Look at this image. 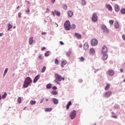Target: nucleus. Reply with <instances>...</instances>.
Instances as JSON below:
<instances>
[{
    "mask_svg": "<svg viewBox=\"0 0 125 125\" xmlns=\"http://www.w3.org/2000/svg\"><path fill=\"white\" fill-rule=\"evenodd\" d=\"M79 59L80 62H83V61H84V58L83 57H80Z\"/></svg>",
    "mask_w": 125,
    "mask_h": 125,
    "instance_id": "obj_28",
    "label": "nucleus"
},
{
    "mask_svg": "<svg viewBox=\"0 0 125 125\" xmlns=\"http://www.w3.org/2000/svg\"><path fill=\"white\" fill-rule=\"evenodd\" d=\"M89 52L90 54H91V55H93L95 53V50H94V49L93 48H91L90 49Z\"/></svg>",
    "mask_w": 125,
    "mask_h": 125,
    "instance_id": "obj_16",
    "label": "nucleus"
},
{
    "mask_svg": "<svg viewBox=\"0 0 125 125\" xmlns=\"http://www.w3.org/2000/svg\"><path fill=\"white\" fill-rule=\"evenodd\" d=\"M101 28L102 30H103L104 33H106V34H109V30L108 29V28H107L106 25H102Z\"/></svg>",
    "mask_w": 125,
    "mask_h": 125,
    "instance_id": "obj_7",
    "label": "nucleus"
},
{
    "mask_svg": "<svg viewBox=\"0 0 125 125\" xmlns=\"http://www.w3.org/2000/svg\"><path fill=\"white\" fill-rule=\"evenodd\" d=\"M106 7L107 9H108V10H110V11H111L113 9V8H112V6H110V4H107L106 5Z\"/></svg>",
    "mask_w": 125,
    "mask_h": 125,
    "instance_id": "obj_21",
    "label": "nucleus"
},
{
    "mask_svg": "<svg viewBox=\"0 0 125 125\" xmlns=\"http://www.w3.org/2000/svg\"><path fill=\"white\" fill-rule=\"evenodd\" d=\"M20 7V6H18L17 8V9H18Z\"/></svg>",
    "mask_w": 125,
    "mask_h": 125,
    "instance_id": "obj_60",
    "label": "nucleus"
},
{
    "mask_svg": "<svg viewBox=\"0 0 125 125\" xmlns=\"http://www.w3.org/2000/svg\"><path fill=\"white\" fill-rule=\"evenodd\" d=\"M32 79L29 77H27L23 83V84L22 85L23 88H27L29 85H31V83H32Z\"/></svg>",
    "mask_w": 125,
    "mask_h": 125,
    "instance_id": "obj_1",
    "label": "nucleus"
},
{
    "mask_svg": "<svg viewBox=\"0 0 125 125\" xmlns=\"http://www.w3.org/2000/svg\"><path fill=\"white\" fill-rule=\"evenodd\" d=\"M124 83H125V79L124 80Z\"/></svg>",
    "mask_w": 125,
    "mask_h": 125,
    "instance_id": "obj_64",
    "label": "nucleus"
},
{
    "mask_svg": "<svg viewBox=\"0 0 125 125\" xmlns=\"http://www.w3.org/2000/svg\"><path fill=\"white\" fill-rule=\"evenodd\" d=\"M115 28H116V29H118V28H119V23L118 22H116L115 23Z\"/></svg>",
    "mask_w": 125,
    "mask_h": 125,
    "instance_id": "obj_40",
    "label": "nucleus"
},
{
    "mask_svg": "<svg viewBox=\"0 0 125 125\" xmlns=\"http://www.w3.org/2000/svg\"><path fill=\"white\" fill-rule=\"evenodd\" d=\"M76 110H73L70 114V118L71 120H74L76 116Z\"/></svg>",
    "mask_w": 125,
    "mask_h": 125,
    "instance_id": "obj_5",
    "label": "nucleus"
},
{
    "mask_svg": "<svg viewBox=\"0 0 125 125\" xmlns=\"http://www.w3.org/2000/svg\"><path fill=\"white\" fill-rule=\"evenodd\" d=\"M46 88L48 89L51 88V84L49 83L46 85Z\"/></svg>",
    "mask_w": 125,
    "mask_h": 125,
    "instance_id": "obj_37",
    "label": "nucleus"
},
{
    "mask_svg": "<svg viewBox=\"0 0 125 125\" xmlns=\"http://www.w3.org/2000/svg\"><path fill=\"white\" fill-rule=\"evenodd\" d=\"M66 64H67V62H66V61H62V62L61 64L62 68H64V66Z\"/></svg>",
    "mask_w": 125,
    "mask_h": 125,
    "instance_id": "obj_18",
    "label": "nucleus"
},
{
    "mask_svg": "<svg viewBox=\"0 0 125 125\" xmlns=\"http://www.w3.org/2000/svg\"><path fill=\"white\" fill-rule=\"evenodd\" d=\"M54 12L55 13V14L57 16H60L61 15V13H60V12H58L57 10H55L54 11Z\"/></svg>",
    "mask_w": 125,
    "mask_h": 125,
    "instance_id": "obj_23",
    "label": "nucleus"
},
{
    "mask_svg": "<svg viewBox=\"0 0 125 125\" xmlns=\"http://www.w3.org/2000/svg\"><path fill=\"white\" fill-rule=\"evenodd\" d=\"M6 96H7V94L6 92H5L4 93V94L2 96V98L3 99H4V98H5V97H6Z\"/></svg>",
    "mask_w": 125,
    "mask_h": 125,
    "instance_id": "obj_30",
    "label": "nucleus"
},
{
    "mask_svg": "<svg viewBox=\"0 0 125 125\" xmlns=\"http://www.w3.org/2000/svg\"><path fill=\"white\" fill-rule=\"evenodd\" d=\"M122 14H125V8H122L121 10Z\"/></svg>",
    "mask_w": 125,
    "mask_h": 125,
    "instance_id": "obj_32",
    "label": "nucleus"
},
{
    "mask_svg": "<svg viewBox=\"0 0 125 125\" xmlns=\"http://www.w3.org/2000/svg\"><path fill=\"white\" fill-rule=\"evenodd\" d=\"M52 101L53 102V103L54 104H58V100H57L55 98H53L52 99Z\"/></svg>",
    "mask_w": 125,
    "mask_h": 125,
    "instance_id": "obj_24",
    "label": "nucleus"
},
{
    "mask_svg": "<svg viewBox=\"0 0 125 125\" xmlns=\"http://www.w3.org/2000/svg\"><path fill=\"white\" fill-rule=\"evenodd\" d=\"M67 14L69 16V17H72L73 16V14H74V13H73V11H68L67 12Z\"/></svg>",
    "mask_w": 125,
    "mask_h": 125,
    "instance_id": "obj_17",
    "label": "nucleus"
},
{
    "mask_svg": "<svg viewBox=\"0 0 125 125\" xmlns=\"http://www.w3.org/2000/svg\"><path fill=\"white\" fill-rule=\"evenodd\" d=\"M80 47H82L83 45L82 44L79 45Z\"/></svg>",
    "mask_w": 125,
    "mask_h": 125,
    "instance_id": "obj_58",
    "label": "nucleus"
},
{
    "mask_svg": "<svg viewBox=\"0 0 125 125\" xmlns=\"http://www.w3.org/2000/svg\"><path fill=\"white\" fill-rule=\"evenodd\" d=\"M55 80H54L55 83H57L58 84H59V82H61V81H64L65 80V78L62 77L61 75H60L59 74L56 73L55 74Z\"/></svg>",
    "mask_w": 125,
    "mask_h": 125,
    "instance_id": "obj_2",
    "label": "nucleus"
},
{
    "mask_svg": "<svg viewBox=\"0 0 125 125\" xmlns=\"http://www.w3.org/2000/svg\"><path fill=\"white\" fill-rule=\"evenodd\" d=\"M98 44V41L95 39H93L92 40L91 42V44L92 46H95V45H97Z\"/></svg>",
    "mask_w": 125,
    "mask_h": 125,
    "instance_id": "obj_6",
    "label": "nucleus"
},
{
    "mask_svg": "<svg viewBox=\"0 0 125 125\" xmlns=\"http://www.w3.org/2000/svg\"><path fill=\"white\" fill-rule=\"evenodd\" d=\"M26 12H27V13L29 14V13H30V9L28 8L27 10L26 11Z\"/></svg>",
    "mask_w": 125,
    "mask_h": 125,
    "instance_id": "obj_47",
    "label": "nucleus"
},
{
    "mask_svg": "<svg viewBox=\"0 0 125 125\" xmlns=\"http://www.w3.org/2000/svg\"><path fill=\"white\" fill-rule=\"evenodd\" d=\"M82 3L83 5H85L86 4V2L84 0H82Z\"/></svg>",
    "mask_w": 125,
    "mask_h": 125,
    "instance_id": "obj_39",
    "label": "nucleus"
},
{
    "mask_svg": "<svg viewBox=\"0 0 125 125\" xmlns=\"http://www.w3.org/2000/svg\"><path fill=\"white\" fill-rule=\"evenodd\" d=\"M3 36V33H0V37H2Z\"/></svg>",
    "mask_w": 125,
    "mask_h": 125,
    "instance_id": "obj_56",
    "label": "nucleus"
},
{
    "mask_svg": "<svg viewBox=\"0 0 125 125\" xmlns=\"http://www.w3.org/2000/svg\"><path fill=\"white\" fill-rule=\"evenodd\" d=\"M40 78H41V76L40 75L36 76L33 80V83H37L38 80H40Z\"/></svg>",
    "mask_w": 125,
    "mask_h": 125,
    "instance_id": "obj_12",
    "label": "nucleus"
},
{
    "mask_svg": "<svg viewBox=\"0 0 125 125\" xmlns=\"http://www.w3.org/2000/svg\"><path fill=\"white\" fill-rule=\"evenodd\" d=\"M44 21L45 23H46V20H44Z\"/></svg>",
    "mask_w": 125,
    "mask_h": 125,
    "instance_id": "obj_61",
    "label": "nucleus"
},
{
    "mask_svg": "<svg viewBox=\"0 0 125 125\" xmlns=\"http://www.w3.org/2000/svg\"><path fill=\"white\" fill-rule=\"evenodd\" d=\"M36 103V101H33V100L30 101L31 105H35Z\"/></svg>",
    "mask_w": 125,
    "mask_h": 125,
    "instance_id": "obj_29",
    "label": "nucleus"
},
{
    "mask_svg": "<svg viewBox=\"0 0 125 125\" xmlns=\"http://www.w3.org/2000/svg\"><path fill=\"white\" fill-rule=\"evenodd\" d=\"M112 115H115V113L114 112H111Z\"/></svg>",
    "mask_w": 125,
    "mask_h": 125,
    "instance_id": "obj_59",
    "label": "nucleus"
},
{
    "mask_svg": "<svg viewBox=\"0 0 125 125\" xmlns=\"http://www.w3.org/2000/svg\"><path fill=\"white\" fill-rule=\"evenodd\" d=\"M44 55L46 57L49 56V51H48L46 53H45Z\"/></svg>",
    "mask_w": 125,
    "mask_h": 125,
    "instance_id": "obj_42",
    "label": "nucleus"
},
{
    "mask_svg": "<svg viewBox=\"0 0 125 125\" xmlns=\"http://www.w3.org/2000/svg\"><path fill=\"white\" fill-rule=\"evenodd\" d=\"M21 13H18V17H19V18H21Z\"/></svg>",
    "mask_w": 125,
    "mask_h": 125,
    "instance_id": "obj_46",
    "label": "nucleus"
},
{
    "mask_svg": "<svg viewBox=\"0 0 125 125\" xmlns=\"http://www.w3.org/2000/svg\"><path fill=\"white\" fill-rule=\"evenodd\" d=\"M46 101H48V99H46Z\"/></svg>",
    "mask_w": 125,
    "mask_h": 125,
    "instance_id": "obj_62",
    "label": "nucleus"
},
{
    "mask_svg": "<svg viewBox=\"0 0 125 125\" xmlns=\"http://www.w3.org/2000/svg\"><path fill=\"white\" fill-rule=\"evenodd\" d=\"M33 37H30L29 39V44H33V42H34V40L33 39Z\"/></svg>",
    "mask_w": 125,
    "mask_h": 125,
    "instance_id": "obj_20",
    "label": "nucleus"
},
{
    "mask_svg": "<svg viewBox=\"0 0 125 125\" xmlns=\"http://www.w3.org/2000/svg\"><path fill=\"white\" fill-rule=\"evenodd\" d=\"M52 89H53L54 90H56V89H57V87H56V86H54L52 87Z\"/></svg>",
    "mask_w": 125,
    "mask_h": 125,
    "instance_id": "obj_45",
    "label": "nucleus"
},
{
    "mask_svg": "<svg viewBox=\"0 0 125 125\" xmlns=\"http://www.w3.org/2000/svg\"><path fill=\"white\" fill-rule=\"evenodd\" d=\"M112 95V91H109L104 93V96L105 97H110V96Z\"/></svg>",
    "mask_w": 125,
    "mask_h": 125,
    "instance_id": "obj_10",
    "label": "nucleus"
},
{
    "mask_svg": "<svg viewBox=\"0 0 125 125\" xmlns=\"http://www.w3.org/2000/svg\"><path fill=\"white\" fill-rule=\"evenodd\" d=\"M97 20H98V17L97 16V14L94 13L92 17V21L95 23V22H97Z\"/></svg>",
    "mask_w": 125,
    "mask_h": 125,
    "instance_id": "obj_4",
    "label": "nucleus"
},
{
    "mask_svg": "<svg viewBox=\"0 0 125 125\" xmlns=\"http://www.w3.org/2000/svg\"><path fill=\"white\" fill-rule=\"evenodd\" d=\"M71 105H72V103L71 101H69L66 105L67 110H69V108H70V106H71Z\"/></svg>",
    "mask_w": 125,
    "mask_h": 125,
    "instance_id": "obj_22",
    "label": "nucleus"
},
{
    "mask_svg": "<svg viewBox=\"0 0 125 125\" xmlns=\"http://www.w3.org/2000/svg\"><path fill=\"white\" fill-rule=\"evenodd\" d=\"M46 69V67L45 66H43L41 71L42 73H44V71H45Z\"/></svg>",
    "mask_w": 125,
    "mask_h": 125,
    "instance_id": "obj_34",
    "label": "nucleus"
},
{
    "mask_svg": "<svg viewBox=\"0 0 125 125\" xmlns=\"http://www.w3.org/2000/svg\"><path fill=\"white\" fill-rule=\"evenodd\" d=\"M112 118H114V119H117V116H112Z\"/></svg>",
    "mask_w": 125,
    "mask_h": 125,
    "instance_id": "obj_52",
    "label": "nucleus"
},
{
    "mask_svg": "<svg viewBox=\"0 0 125 125\" xmlns=\"http://www.w3.org/2000/svg\"><path fill=\"white\" fill-rule=\"evenodd\" d=\"M44 49H45V47H43L42 48V50H44Z\"/></svg>",
    "mask_w": 125,
    "mask_h": 125,
    "instance_id": "obj_55",
    "label": "nucleus"
},
{
    "mask_svg": "<svg viewBox=\"0 0 125 125\" xmlns=\"http://www.w3.org/2000/svg\"><path fill=\"white\" fill-rule=\"evenodd\" d=\"M108 52V49L107 48V46L104 45L103 46L102 48V53H107Z\"/></svg>",
    "mask_w": 125,
    "mask_h": 125,
    "instance_id": "obj_9",
    "label": "nucleus"
},
{
    "mask_svg": "<svg viewBox=\"0 0 125 125\" xmlns=\"http://www.w3.org/2000/svg\"><path fill=\"white\" fill-rule=\"evenodd\" d=\"M107 73L108 76L112 77V76H114V75H115V71H114V70L112 69H109L107 71Z\"/></svg>",
    "mask_w": 125,
    "mask_h": 125,
    "instance_id": "obj_8",
    "label": "nucleus"
},
{
    "mask_svg": "<svg viewBox=\"0 0 125 125\" xmlns=\"http://www.w3.org/2000/svg\"><path fill=\"white\" fill-rule=\"evenodd\" d=\"M115 11H120V6H119V5L116 4L115 6Z\"/></svg>",
    "mask_w": 125,
    "mask_h": 125,
    "instance_id": "obj_19",
    "label": "nucleus"
},
{
    "mask_svg": "<svg viewBox=\"0 0 125 125\" xmlns=\"http://www.w3.org/2000/svg\"><path fill=\"white\" fill-rule=\"evenodd\" d=\"M12 27H13L12 24L9 23L7 25V27H8L7 31H9V30H10V29H11Z\"/></svg>",
    "mask_w": 125,
    "mask_h": 125,
    "instance_id": "obj_26",
    "label": "nucleus"
},
{
    "mask_svg": "<svg viewBox=\"0 0 125 125\" xmlns=\"http://www.w3.org/2000/svg\"><path fill=\"white\" fill-rule=\"evenodd\" d=\"M122 38L125 41V35H123Z\"/></svg>",
    "mask_w": 125,
    "mask_h": 125,
    "instance_id": "obj_54",
    "label": "nucleus"
},
{
    "mask_svg": "<svg viewBox=\"0 0 125 125\" xmlns=\"http://www.w3.org/2000/svg\"><path fill=\"white\" fill-rule=\"evenodd\" d=\"M52 94H53V95H57V94H58V93L57 92V91L54 90L52 91Z\"/></svg>",
    "mask_w": 125,
    "mask_h": 125,
    "instance_id": "obj_33",
    "label": "nucleus"
},
{
    "mask_svg": "<svg viewBox=\"0 0 125 125\" xmlns=\"http://www.w3.org/2000/svg\"><path fill=\"white\" fill-rule=\"evenodd\" d=\"M63 9H64V10H66L67 5H63Z\"/></svg>",
    "mask_w": 125,
    "mask_h": 125,
    "instance_id": "obj_44",
    "label": "nucleus"
},
{
    "mask_svg": "<svg viewBox=\"0 0 125 125\" xmlns=\"http://www.w3.org/2000/svg\"><path fill=\"white\" fill-rule=\"evenodd\" d=\"M103 60H107V59L108 58V55H107L106 53H103Z\"/></svg>",
    "mask_w": 125,
    "mask_h": 125,
    "instance_id": "obj_14",
    "label": "nucleus"
},
{
    "mask_svg": "<svg viewBox=\"0 0 125 125\" xmlns=\"http://www.w3.org/2000/svg\"><path fill=\"white\" fill-rule=\"evenodd\" d=\"M75 37H76L78 40H80V39H82V35L78 33H75Z\"/></svg>",
    "mask_w": 125,
    "mask_h": 125,
    "instance_id": "obj_13",
    "label": "nucleus"
},
{
    "mask_svg": "<svg viewBox=\"0 0 125 125\" xmlns=\"http://www.w3.org/2000/svg\"><path fill=\"white\" fill-rule=\"evenodd\" d=\"M60 43H61V45H63L64 44V43L62 41H60Z\"/></svg>",
    "mask_w": 125,
    "mask_h": 125,
    "instance_id": "obj_49",
    "label": "nucleus"
},
{
    "mask_svg": "<svg viewBox=\"0 0 125 125\" xmlns=\"http://www.w3.org/2000/svg\"><path fill=\"white\" fill-rule=\"evenodd\" d=\"M55 64H56L57 65H58L59 64V61L57 59H56L55 60Z\"/></svg>",
    "mask_w": 125,
    "mask_h": 125,
    "instance_id": "obj_38",
    "label": "nucleus"
},
{
    "mask_svg": "<svg viewBox=\"0 0 125 125\" xmlns=\"http://www.w3.org/2000/svg\"><path fill=\"white\" fill-rule=\"evenodd\" d=\"M51 2L52 3H54V2H55V0H51Z\"/></svg>",
    "mask_w": 125,
    "mask_h": 125,
    "instance_id": "obj_50",
    "label": "nucleus"
},
{
    "mask_svg": "<svg viewBox=\"0 0 125 125\" xmlns=\"http://www.w3.org/2000/svg\"><path fill=\"white\" fill-rule=\"evenodd\" d=\"M89 47V45H88V43L86 42L83 45V49H84V50H87V49H88Z\"/></svg>",
    "mask_w": 125,
    "mask_h": 125,
    "instance_id": "obj_11",
    "label": "nucleus"
},
{
    "mask_svg": "<svg viewBox=\"0 0 125 125\" xmlns=\"http://www.w3.org/2000/svg\"><path fill=\"white\" fill-rule=\"evenodd\" d=\"M48 12H49V9H48V8H47L46 10V13H48Z\"/></svg>",
    "mask_w": 125,
    "mask_h": 125,
    "instance_id": "obj_48",
    "label": "nucleus"
},
{
    "mask_svg": "<svg viewBox=\"0 0 125 125\" xmlns=\"http://www.w3.org/2000/svg\"><path fill=\"white\" fill-rule=\"evenodd\" d=\"M52 111V108H46L45 109V112H51Z\"/></svg>",
    "mask_w": 125,
    "mask_h": 125,
    "instance_id": "obj_27",
    "label": "nucleus"
},
{
    "mask_svg": "<svg viewBox=\"0 0 125 125\" xmlns=\"http://www.w3.org/2000/svg\"><path fill=\"white\" fill-rule=\"evenodd\" d=\"M45 34H46L45 32H42V35H45Z\"/></svg>",
    "mask_w": 125,
    "mask_h": 125,
    "instance_id": "obj_57",
    "label": "nucleus"
},
{
    "mask_svg": "<svg viewBox=\"0 0 125 125\" xmlns=\"http://www.w3.org/2000/svg\"><path fill=\"white\" fill-rule=\"evenodd\" d=\"M51 14H52V15H53V16H55V14L54 12L52 11Z\"/></svg>",
    "mask_w": 125,
    "mask_h": 125,
    "instance_id": "obj_51",
    "label": "nucleus"
},
{
    "mask_svg": "<svg viewBox=\"0 0 125 125\" xmlns=\"http://www.w3.org/2000/svg\"><path fill=\"white\" fill-rule=\"evenodd\" d=\"M38 59H40V60H42V59H43V56H42V54H39L38 56Z\"/></svg>",
    "mask_w": 125,
    "mask_h": 125,
    "instance_id": "obj_25",
    "label": "nucleus"
},
{
    "mask_svg": "<svg viewBox=\"0 0 125 125\" xmlns=\"http://www.w3.org/2000/svg\"><path fill=\"white\" fill-rule=\"evenodd\" d=\"M109 24H110L111 25H113V24H114V21L113 20L109 21Z\"/></svg>",
    "mask_w": 125,
    "mask_h": 125,
    "instance_id": "obj_43",
    "label": "nucleus"
},
{
    "mask_svg": "<svg viewBox=\"0 0 125 125\" xmlns=\"http://www.w3.org/2000/svg\"><path fill=\"white\" fill-rule=\"evenodd\" d=\"M106 85L105 87V90H109L110 89V86H111V84L110 83H106Z\"/></svg>",
    "mask_w": 125,
    "mask_h": 125,
    "instance_id": "obj_15",
    "label": "nucleus"
},
{
    "mask_svg": "<svg viewBox=\"0 0 125 125\" xmlns=\"http://www.w3.org/2000/svg\"><path fill=\"white\" fill-rule=\"evenodd\" d=\"M18 102L19 104L22 102V99H21V97H19L18 99Z\"/></svg>",
    "mask_w": 125,
    "mask_h": 125,
    "instance_id": "obj_31",
    "label": "nucleus"
},
{
    "mask_svg": "<svg viewBox=\"0 0 125 125\" xmlns=\"http://www.w3.org/2000/svg\"><path fill=\"white\" fill-rule=\"evenodd\" d=\"M120 72H121V73H123V72H124V69L123 68L120 69Z\"/></svg>",
    "mask_w": 125,
    "mask_h": 125,
    "instance_id": "obj_53",
    "label": "nucleus"
},
{
    "mask_svg": "<svg viewBox=\"0 0 125 125\" xmlns=\"http://www.w3.org/2000/svg\"><path fill=\"white\" fill-rule=\"evenodd\" d=\"M8 71V68H6L5 69V71H4V74H3V77H4L6 75V73H7Z\"/></svg>",
    "mask_w": 125,
    "mask_h": 125,
    "instance_id": "obj_36",
    "label": "nucleus"
},
{
    "mask_svg": "<svg viewBox=\"0 0 125 125\" xmlns=\"http://www.w3.org/2000/svg\"><path fill=\"white\" fill-rule=\"evenodd\" d=\"M72 53V52H71V51H69L68 52H66V56L69 57H70V55H71V54Z\"/></svg>",
    "mask_w": 125,
    "mask_h": 125,
    "instance_id": "obj_35",
    "label": "nucleus"
},
{
    "mask_svg": "<svg viewBox=\"0 0 125 125\" xmlns=\"http://www.w3.org/2000/svg\"><path fill=\"white\" fill-rule=\"evenodd\" d=\"M64 26L65 30L67 31H69L71 29V23H70V21H66L64 24Z\"/></svg>",
    "mask_w": 125,
    "mask_h": 125,
    "instance_id": "obj_3",
    "label": "nucleus"
},
{
    "mask_svg": "<svg viewBox=\"0 0 125 125\" xmlns=\"http://www.w3.org/2000/svg\"><path fill=\"white\" fill-rule=\"evenodd\" d=\"M42 101L40 102V103H42Z\"/></svg>",
    "mask_w": 125,
    "mask_h": 125,
    "instance_id": "obj_63",
    "label": "nucleus"
},
{
    "mask_svg": "<svg viewBox=\"0 0 125 125\" xmlns=\"http://www.w3.org/2000/svg\"><path fill=\"white\" fill-rule=\"evenodd\" d=\"M71 29H72V30H74V29H76V25L72 24L71 26Z\"/></svg>",
    "mask_w": 125,
    "mask_h": 125,
    "instance_id": "obj_41",
    "label": "nucleus"
}]
</instances>
